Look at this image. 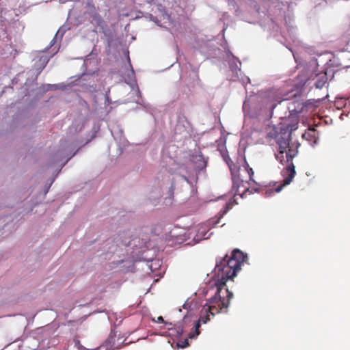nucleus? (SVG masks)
I'll use <instances>...</instances> for the list:
<instances>
[{
	"label": "nucleus",
	"mask_w": 350,
	"mask_h": 350,
	"mask_svg": "<svg viewBox=\"0 0 350 350\" xmlns=\"http://www.w3.org/2000/svg\"><path fill=\"white\" fill-rule=\"evenodd\" d=\"M157 322H158V323H165L164 322V320H163V317H162L161 316L158 317L157 320Z\"/></svg>",
	"instance_id": "dca6fc26"
},
{
	"label": "nucleus",
	"mask_w": 350,
	"mask_h": 350,
	"mask_svg": "<svg viewBox=\"0 0 350 350\" xmlns=\"http://www.w3.org/2000/svg\"><path fill=\"white\" fill-rule=\"evenodd\" d=\"M298 120L296 119L293 124H287L286 127L291 131L296 130L297 129Z\"/></svg>",
	"instance_id": "f8f14e48"
},
{
	"label": "nucleus",
	"mask_w": 350,
	"mask_h": 350,
	"mask_svg": "<svg viewBox=\"0 0 350 350\" xmlns=\"http://www.w3.org/2000/svg\"><path fill=\"white\" fill-rule=\"evenodd\" d=\"M183 333V327L180 324H179L177 325V334L178 336H181Z\"/></svg>",
	"instance_id": "ddd939ff"
},
{
	"label": "nucleus",
	"mask_w": 350,
	"mask_h": 350,
	"mask_svg": "<svg viewBox=\"0 0 350 350\" xmlns=\"http://www.w3.org/2000/svg\"><path fill=\"white\" fill-rule=\"evenodd\" d=\"M185 345L184 346H183V347H185V346H186V345H188V342H187V340H185Z\"/></svg>",
	"instance_id": "6ab92c4d"
},
{
	"label": "nucleus",
	"mask_w": 350,
	"mask_h": 350,
	"mask_svg": "<svg viewBox=\"0 0 350 350\" xmlns=\"http://www.w3.org/2000/svg\"><path fill=\"white\" fill-rule=\"evenodd\" d=\"M226 162L231 172L233 187L237 189V192L240 191L241 187H243L242 192L247 190L248 187L245 186V184L249 185L250 181H254L253 180L254 171L252 168L250 167L245 159L243 161L242 167L237 165L230 159L226 161Z\"/></svg>",
	"instance_id": "7ed1b4c3"
},
{
	"label": "nucleus",
	"mask_w": 350,
	"mask_h": 350,
	"mask_svg": "<svg viewBox=\"0 0 350 350\" xmlns=\"http://www.w3.org/2000/svg\"><path fill=\"white\" fill-rule=\"evenodd\" d=\"M286 100V98H280V100H278V102L280 103L282 100Z\"/></svg>",
	"instance_id": "a211bd4d"
},
{
	"label": "nucleus",
	"mask_w": 350,
	"mask_h": 350,
	"mask_svg": "<svg viewBox=\"0 0 350 350\" xmlns=\"http://www.w3.org/2000/svg\"><path fill=\"white\" fill-rule=\"evenodd\" d=\"M92 19L98 26H101L104 23V21L99 13H94V16L92 18Z\"/></svg>",
	"instance_id": "9d476101"
},
{
	"label": "nucleus",
	"mask_w": 350,
	"mask_h": 350,
	"mask_svg": "<svg viewBox=\"0 0 350 350\" xmlns=\"http://www.w3.org/2000/svg\"><path fill=\"white\" fill-rule=\"evenodd\" d=\"M308 107V104L306 103H299L298 101H294L291 103V106L289 107L288 108L297 113H304L305 111H307Z\"/></svg>",
	"instance_id": "423d86ee"
},
{
	"label": "nucleus",
	"mask_w": 350,
	"mask_h": 350,
	"mask_svg": "<svg viewBox=\"0 0 350 350\" xmlns=\"http://www.w3.org/2000/svg\"><path fill=\"white\" fill-rule=\"evenodd\" d=\"M226 213V211H224L222 214L220 215V216L218 217V219L213 223V225H216L219 224V219L223 217V215Z\"/></svg>",
	"instance_id": "4468645a"
},
{
	"label": "nucleus",
	"mask_w": 350,
	"mask_h": 350,
	"mask_svg": "<svg viewBox=\"0 0 350 350\" xmlns=\"http://www.w3.org/2000/svg\"><path fill=\"white\" fill-rule=\"evenodd\" d=\"M315 129H308V131H306L302 137L304 139H306L308 141H312L316 142V137H315Z\"/></svg>",
	"instance_id": "6e6552de"
},
{
	"label": "nucleus",
	"mask_w": 350,
	"mask_h": 350,
	"mask_svg": "<svg viewBox=\"0 0 350 350\" xmlns=\"http://www.w3.org/2000/svg\"><path fill=\"white\" fill-rule=\"evenodd\" d=\"M246 258L247 255L239 249H234L230 256L226 254L222 258H217L215 267V273L218 278L215 282L217 291L215 296L203 306L202 310L208 312L213 316L227 311L233 294L226 288V282L237 275Z\"/></svg>",
	"instance_id": "f257e3e1"
},
{
	"label": "nucleus",
	"mask_w": 350,
	"mask_h": 350,
	"mask_svg": "<svg viewBox=\"0 0 350 350\" xmlns=\"http://www.w3.org/2000/svg\"><path fill=\"white\" fill-rule=\"evenodd\" d=\"M92 19L98 26H101L104 23V21L99 13H94V16L92 18Z\"/></svg>",
	"instance_id": "9b49d317"
},
{
	"label": "nucleus",
	"mask_w": 350,
	"mask_h": 350,
	"mask_svg": "<svg viewBox=\"0 0 350 350\" xmlns=\"http://www.w3.org/2000/svg\"><path fill=\"white\" fill-rule=\"evenodd\" d=\"M323 84H324V82L318 81L316 83L315 86L317 88H321L323 87Z\"/></svg>",
	"instance_id": "2eb2a0df"
},
{
	"label": "nucleus",
	"mask_w": 350,
	"mask_h": 350,
	"mask_svg": "<svg viewBox=\"0 0 350 350\" xmlns=\"http://www.w3.org/2000/svg\"><path fill=\"white\" fill-rule=\"evenodd\" d=\"M116 334L113 332H111L109 338L105 342V346L106 349H115L118 348V345L115 344Z\"/></svg>",
	"instance_id": "0eeeda50"
},
{
	"label": "nucleus",
	"mask_w": 350,
	"mask_h": 350,
	"mask_svg": "<svg viewBox=\"0 0 350 350\" xmlns=\"http://www.w3.org/2000/svg\"><path fill=\"white\" fill-rule=\"evenodd\" d=\"M183 178L185 180H186L187 182H189V180L186 176H183Z\"/></svg>",
	"instance_id": "f3484780"
},
{
	"label": "nucleus",
	"mask_w": 350,
	"mask_h": 350,
	"mask_svg": "<svg viewBox=\"0 0 350 350\" xmlns=\"http://www.w3.org/2000/svg\"><path fill=\"white\" fill-rule=\"evenodd\" d=\"M191 161L194 164L198 172L205 169L207 165V160L202 154L193 155Z\"/></svg>",
	"instance_id": "20e7f679"
},
{
	"label": "nucleus",
	"mask_w": 350,
	"mask_h": 350,
	"mask_svg": "<svg viewBox=\"0 0 350 350\" xmlns=\"http://www.w3.org/2000/svg\"><path fill=\"white\" fill-rule=\"evenodd\" d=\"M208 313H209L208 312L202 310L200 317L198 321L195 325V335L196 336H198L200 334L199 328L200 326V323H206L207 321H209Z\"/></svg>",
	"instance_id": "39448f33"
},
{
	"label": "nucleus",
	"mask_w": 350,
	"mask_h": 350,
	"mask_svg": "<svg viewBox=\"0 0 350 350\" xmlns=\"http://www.w3.org/2000/svg\"><path fill=\"white\" fill-rule=\"evenodd\" d=\"M87 13L88 14L90 18H93L94 16V13L98 12L96 11V8L93 4L88 3Z\"/></svg>",
	"instance_id": "1a4fd4ad"
},
{
	"label": "nucleus",
	"mask_w": 350,
	"mask_h": 350,
	"mask_svg": "<svg viewBox=\"0 0 350 350\" xmlns=\"http://www.w3.org/2000/svg\"><path fill=\"white\" fill-rule=\"evenodd\" d=\"M277 143L278 150L275 153V157L280 163L286 165L282 171V175L284 178L283 183L278 186L274 190V192L278 193L284 186L288 185L292 182L296 174L293 159L298 153L299 146L290 144L288 139H278Z\"/></svg>",
	"instance_id": "f03ea898"
}]
</instances>
